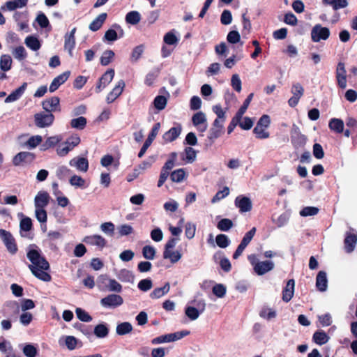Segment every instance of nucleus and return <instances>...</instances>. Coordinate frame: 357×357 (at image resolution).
Returning <instances> with one entry per match:
<instances>
[{"label":"nucleus","mask_w":357,"mask_h":357,"mask_svg":"<svg viewBox=\"0 0 357 357\" xmlns=\"http://www.w3.org/2000/svg\"><path fill=\"white\" fill-rule=\"evenodd\" d=\"M35 244L30 245L26 257L31 262L28 267L32 274L38 279L44 282H50L52 280L50 274L47 273L50 269V264L47 259L41 255L40 250L36 249Z\"/></svg>","instance_id":"f257e3e1"},{"label":"nucleus","mask_w":357,"mask_h":357,"mask_svg":"<svg viewBox=\"0 0 357 357\" xmlns=\"http://www.w3.org/2000/svg\"><path fill=\"white\" fill-rule=\"evenodd\" d=\"M248 259L258 275H263L274 268V263L272 261L266 260L255 262L256 257L255 255L248 256Z\"/></svg>","instance_id":"f03ea898"},{"label":"nucleus","mask_w":357,"mask_h":357,"mask_svg":"<svg viewBox=\"0 0 357 357\" xmlns=\"http://www.w3.org/2000/svg\"><path fill=\"white\" fill-rule=\"evenodd\" d=\"M54 119V116L52 113L40 112L34 114L35 125L40 128L50 127L52 125Z\"/></svg>","instance_id":"7ed1b4c3"},{"label":"nucleus","mask_w":357,"mask_h":357,"mask_svg":"<svg viewBox=\"0 0 357 357\" xmlns=\"http://www.w3.org/2000/svg\"><path fill=\"white\" fill-rule=\"evenodd\" d=\"M177 153L176 152H172L170 154V158L168 159L165 163L164 166L162 167L159 180L158 181V187H161L164 183L166 181L167 177L169 175V170H171L174 166V161L176 159Z\"/></svg>","instance_id":"20e7f679"},{"label":"nucleus","mask_w":357,"mask_h":357,"mask_svg":"<svg viewBox=\"0 0 357 357\" xmlns=\"http://www.w3.org/2000/svg\"><path fill=\"white\" fill-rule=\"evenodd\" d=\"M331 32L328 27L322 26L320 24H315L311 30V39L314 43L320 40H326L330 36Z\"/></svg>","instance_id":"39448f33"},{"label":"nucleus","mask_w":357,"mask_h":357,"mask_svg":"<svg viewBox=\"0 0 357 357\" xmlns=\"http://www.w3.org/2000/svg\"><path fill=\"white\" fill-rule=\"evenodd\" d=\"M0 236L8 251L12 255L15 254L17 251V245L11 233L5 229H1Z\"/></svg>","instance_id":"423d86ee"},{"label":"nucleus","mask_w":357,"mask_h":357,"mask_svg":"<svg viewBox=\"0 0 357 357\" xmlns=\"http://www.w3.org/2000/svg\"><path fill=\"white\" fill-rule=\"evenodd\" d=\"M306 137L300 132L299 128L296 125H293L291 131V142L294 149H298L303 147L306 144Z\"/></svg>","instance_id":"0eeeda50"},{"label":"nucleus","mask_w":357,"mask_h":357,"mask_svg":"<svg viewBox=\"0 0 357 357\" xmlns=\"http://www.w3.org/2000/svg\"><path fill=\"white\" fill-rule=\"evenodd\" d=\"M335 78L339 88L344 89L347 87V70L345 63L340 61L337 63L335 69Z\"/></svg>","instance_id":"6e6552de"},{"label":"nucleus","mask_w":357,"mask_h":357,"mask_svg":"<svg viewBox=\"0 0 357 357\" xmlns=\"http://www.w3.org/2000/svg\"><path fill=\"white\" fill-rule=\"evenodd\" d=\"M224 123L219 121V119H215L211 128L209 130L208 139L211 143H213L214 141L220 137L225 132Z\"/></svg>","instance_id":"1a4fd4ad"},{"label":"nucleus","mask_w":357,"mask_h":357,"mask_svg":"<svg viewBox=\"0 0 357 357\" xmlns=\"http://www.w3.org/2000/svg\"><path fill=\"white\" fill-rule=\"evenodd\" d=\"M123 303V298L118 294H109L100 300L102 306L107 308H116Z\"/></svg>","instance_id":"9d476101"},{"label":"nucleus","mask_w":357,"mask_h":357,"mask_svg":"<svg viewBox=\"0 0 357 357\" xmlns=\"http://www.w3.org/2000/svg\"><path fill=\"white\" fill-rule=\"evenodd\" d=\"M43 109L47 113L61 111L60 99L57 96H52L42 102Z\"/></svg>","instance_id":"9b49d317"},{"label":"nucleus","mask_w":357,"mask_h":357,"mask_svg":"<svg viewBox=\"0 0 357 357\" xmlns=\"http://www.w3.org/2000/svg\"><path fill=\"white\" fill-rule=\"evenodd\" d=\"M114 76V70L113 69L107 70L99 78L96 86V92L100 93L104 88H105L112 82Z\"/></svg>","instance_id":"f8f14e48"},{"label":"nucleus","mask_w":357,"mask_h":357,"mask_svg":"<svg viewBox=\"0 0 357 357\" xmlns=\"http://www.w3.org/2000/svg\"><path fill=\"white\" fill-rule=\"evenodd\" d=\"M35 159V155L30 152L22 151L18 153L13 159V163L15 166L22 165L32 162Z\"/></svg>","instance_id":"ddd939ff"},{"label":"nucleus","mask_w":357,"mask_h":357,"mask_svg":"<svg viewBox=\"0 0 357 357\" xmlns=\"http://www.w3.org/2000/svg\"><path fill=\"white\" fill-rule=\"evenodd\" d=\"M235 206L239 208L241 213L249 212L252 210L251 199L245 196L240 195L235 199Z\"/></svg>","instance_id":"4468645a"},{"label":"nucleus","mask_w":357,"mask_h":357,"mask_svg":"<svg viewBox=\"0 0 357 357\" xmlns=\"http://www.w3.org/2000/svg\"><path fill=\"white\" fill-rule=\"evenodd\" d=\"M125 87V82L121 79L115 87L107 94L106 101L107 103L113 102L122 93Z\"/></svg>","instance_id":"2eb2a0df"},{"label":"nucleus","mask_w":357,"mask_h":357,"mask_svg":"<svg viewBox=\"0 0 357 357\" xmlns=\"http://www.w3.org/2000/svg\"><path fill=\"white\" fill-rule=\"evenodd\" d=\"M357 243V234L346 232L344 240V250L347 253L352 252Z\"/></svg>","instance_id":"dca6fc26"},{"label":"nucleus","mask_w":357,"mask_h":357,"mask_svg":"<svg viewBox=\"0 0 357 357\" xmlns=\"http://www.w3.org/2000/svg\"><path fill=\"white\" fill-rule=\"evenodd\" d=\"M70 71H66L56 77L50 84L49 90L50 92H54L59 87L67 81L70 76Z\"/></svg>","instance_id":"f3484780"},{"label":"nucleus","mask_w":357,"mask_h":357,"mask_svg":"<svg viewBox=\"0 0 357 357\" xmlns=\"http://www.w3.org/2000/svg\"><path fill=\"white\" fill-rule=\"evenodd\" d=\"M295 281L294 279H290L287 281L285 287L282 290V301L288 303L291 301L294 294Z\"/></svg>","instance_id":"a211bd4d"},{"label":"nucleus","mask_w":357,"mask_h":357,"mask_svg":"<svg viewBox=\"0 0 357 357\" xmlns=\"http://www.w3.org/2000/svg\"><path fill=\"white\" fill-rule=\"evenodd\" d=\"M27 83L24 82L22 86L12 91L5 99V102H12L18 100L24 93Z\"/></svg>","instance_id":"6ab92c4d"},{"label":"nucleus","mask_w":357,"mask_h":357,"mask_svg":"<svg viewBox=\"0 0 357 357\" xmlns=\"http://www.w3.org/2000/svg\"><path fill=\"white\" fill-rule=\"evenodd\" d=\"M36 208H45L49 204L50 195L45 191H40L35 197Z\"/></svg>","instance_id":"aec40b11"},{"label":"nucleus","mask_w":357,"mask_h":357,"mask_svg":"<svg viewBox=\"0 0 357 357\" xmlns=\"http://www.w3.org/2000/svg\"><path fill=\"white\" fill-rule=\"evenodd\" d=\"M316 287L320 291H325L328 287V280L326 273L324 271H320L317 275L316 278Z\"/></svg>","instance_id":"412c9836"},{"label":"nucleus","mask_w":357,"mask_h":357,"mask_svg":"<svg viewBox=\"0 0 357 357\" xmlns=\"http://www.w3.org/2000/svg\"><path fill=\"white\" fill-rule=\"evenodd\" d=\"M20 234L22 237H27L26 234L33 229L32 220L29 217L23 216L20 222Z\"/></svg>","instance_id":"4be33fe9"},{"label":"nucleus","mask_w":357,"mask_h":357,"mask_svg":"<svg viewBox=\"0 0 357 357\" xmlns=\"http://www.w3.org/2000/svg\"><path fill=\"white\" fill-rule=\"evenodd\" d=\"M181 132V128L180 126L178 127L171 128L163 135V139L165 142H171L177 139Z\"/></svg>","instance_id":"5701e85b"},{"label":"nucleus","mask_w":357,"mask_h":357,"mask_svg":"<svg viewBox=\"0 0 357 357\" xmlns=\"http://www.w3.org/2000/svg\"><path fill=\"white\" fill-rule=\"evenodd\" d=\"M107 17V14L106 13H102L100 14L96 19H94L91 24H89V29L92 31H96L99 30L105 21L106 20Z\"/></svg>","instance_id":"b1692460"},{"label":"nucleus","mask_w":357,"mask_h":357,"mask_svg":"<svg viewBox=\"0 0 357 357\" xmlns=\"http://www.w3.org/2000/svg\"><path fill=\"white\" fill-rule=\"evenodd\" d=\"M84 241L86 243L97 245L101 248L106 246V240L100 235H93L86 237Z\"/></svg>","instance_id":"393cba45"},{"label":"nucleus","mask_w":357,"mask_h":357,"mask_svg":"<svg viewBox=\"0 0 357 357\" xmlns=\"http://www.w3.org/2000/svg\"><path fill=\"white\" fill-rule=\"evenodd\" d=\"M170 289L169 282H166L162 287H158L154 289V290L150 294V297L152 299L160 298L164 295L167 294Z\"/></svg>","instance_id":"a878e982"},{"label":"nucleus","mask_w":357,"mask_h":357,"mask_svg":"<svg viewBox=\"0 0 357 357\" xmlns=\"http://www.w3.org/2000/svg\"><path fill=\"white\" fill-rule=\"evenodd\" d=\"M329 128L336 133H342L344 131V122L340 119H331L328 123Z\"/></svg>","instance_id":"bb28decb"},{"label":"nucleus","mask_w":357,"mask_h":357,"mask_svg":"<svg viewBox=\"0 0 357 357\" xmlns=\"http://www.w3.org/2000/svg\"><path fill=\"white\" fill-rule=\"evenodd\" d=\"M70 165H75L77 169L86 172L89 169V162L86 158H74L70 162Z\"/></svg>","instance_id":"cd10ccee"},{"label":"nucleus","mask_w":357,"mask_h":357,"mask_svg":"<svg viewBox=\"0 0 357 357\" xmlns=\"http://www.w3.org/2000/svg\"><path fill=\"white\" fill-rule=\"evenodd\" d=\"M312 340L316 344L323 345L328 341L329 337L324 331H317L313 334Z\"/></svg>","instance_id":"c85d7f7f"},{"label":"nucleus","mask_w":357,"mask_h":357,"mask_svg":"<svg viewBox=\"0 0 357 357\" xmlns=\"http://www.w3.org/2000/svg\"><path fill=\"white\" fill-rule=\"evenodd\" d=\"M12 59L9 54H3L0 57V68L2 71L6 72L11 69Z\"/></svg>","instance_id":"c756f323"},{"label":"nucleus","mask_w":357,"mask_h":357,"mask_svg":"<svg viewBox=\"0 0 357 357\" xmlns=\"http://www.w3.org/2000/svg\"><path fill=\"white\" fill-rule=\"evenodd\" d=\"M94 335L98 338H104L109 334V328L105 324H100L95 326Z\"/></svg>","instance_id":"7c9ffc66"},{"label":"nucleus","mask_w":357,"mask_h":357,"mask_svg":"<svg viewBox=\"0 0 357 357\" xmlns=\"http://www.w3.org/2000/svg\"><path fill=\"white\" fill-rule=\"evenodd\" d=\"M25 44L29 48L33 51L38 50L41 47L39 40L33 36H29L25 38Z\"/></svg>","instance_id":"2f4dec72"},{"label":"nucleus","mask_w":357,"mask_h":357,"mask_svg":"<svg viewBox=\"0 0 357 357\" xmlns=\"http://www.w3.org/2000/svg\"><path fill=\"white\" fill-rule=\"evenodd\" d=\"M182 257V254L179 251H164L163 258L169 259L171 263L175 264L178 262Z\"/></svg>","instance_id":"473e14b6"},{"label":"nucleus","mask_w":357,"mask_h":357,"mask_svg":"<svg viewBox=\"0 0 357 357\" xmlns=\"http://www.w3.org/2000/svg\"><path fill=\"white\" fill-rule=\"evenodd\" d=\"M132 331V326L130 322H123L117 325L116 332L119 335H125Z\"/></svg>","instance_id":"72a5a7b5"},{"label":"nucleus","mask_w":357,"mask_h":357,"mask_svg":"<svg viewBox=\"0 0 357 357\" xmlns=\"http://www.w3.org/2000/svg\"><path fill=\"white\" fill-rule=\"evenodd\" d=\"M28 0H14L6 3V6L8 10L13 11L18 8H22L26 6Z\"/></svg>","instance_id":"f704fd0d"},{"label":"nucleus","mask_w":357,"mask_h":357,"mask_svg":"<svg viewBox=\"0 0 357 357\" xmlns=\"http://www.w3.org/2000/svg\"><path fill=\"white\" fill-rule=\"evenodd\" d=\"M141 15L137 11H130L126 15V21L127 23L135 25L140 22Z\"/></svg>","instance_id":"c9c22d12"},{"label":"nucleus","mask_w":357,"mask_h":357,"mask_svg":"<svg viewBox=\"0 0 357 357\" xmlns=\"http://www.w3.org/2000/svg\"><path fill=\"white\" fill-rule=\"evenodd\" d=\"M114 52L111 50H105L100 57V63L102 66H106L109 65L114 57Z\"/></svg>","instance_id":"e433bc0d"},{"label":"nucleus","mask_w":357,"mask_h":357,"mask_svg":"<svg viewBox=\"0 0 357 357\" xmlns=\"http://www.w3.org/2000/svg\"><path fill=\"white\" fill-rule=\"evenodd\" d=\"M253 96V93H251L248 96L246 99L244 100L243 105L241 106V107L236 113V115L242 119V116L245 113L248 107H249V105L250 104V102L252 101Z\"/></svg>","instance_id":"4c0bfd02"},{"label":"nucleus","mask_w":357,"mask_h":357,"mask_svg":"<svg viewBox=\"0 0 357 357\" xmlns=\"http://www.w3.org/2000/svg\"><path fill=\"white\" fill-rule=\"evenodd\" d=\"M86 119L84 116H79L76 119H73L70 121V126L73 128L78 130H83L86 126Z\"/></svg>","instance_id":"58836bf2"},{"label":"nucleus","mask_w":357,"mask_h":357,"mask_svg":"<svg viewBox=\"0 0 357 357\" xmlns=\"http://www.w3.org/2000/svg\"><path fill=\"white\" fill-rule=\"evenodd\" d=\"M234 226L233 222L229 218L221 219L217 224V227L222 231H227Z\"/></svg>","instance_id":"ea45409f"},{"label":"nucleus","mask_w":357,"mask_h":357,"mask_svg":"<svg viewBox=\"0 0 357 357\" xmlns=\"http://www.w3.org/2000/svg\"><path fill=\"white\" fill-rule=\"evenodd\" d=\"M185 176V172L183 169H178L172 172L170 179L172 182L180 183Z\"/></svg>","instance_id":"a19ab883"},{"label":"nucleus","mask_w":357,"mask_h":357,"mask_svg":"<svg viewBox=\"0 0 357 357\" xmlns=\"http://www.w3.org/2000/svg\"><path fill=\"white\" fill-rule=\"evenodd\" d=\"M184 153L185 155V158H183V160H185L188 163H192L194 162L196 159L197 156V152L195 150L190 147H185L184 149Z\"/></svg>","instance_id":"79ce46f5"},{"label":"nucleus","mask_w":357,"mask_h":357,"mask_svg":"<svg viewBox=\"0 0 357 357\" xmlns=\"http://www.w3.org/2000/svg\"><path fill=\"white\" fill-rule=\"evenodd\" d=\"M192 121L195 126L203 125L206 123V118L202 112L195 113L192 117Z\"/></svg>","instance_id":"37998d69"},{"label":"nucleus","mask_w":357,"mask_h":357,"mask_svg":"<svg viewBox=\"0 0 357 357\" xmlns=\"http://www.w3.org/2000/svg\"><path fill=\"white\" fill-rule=\"evenodd\" d=\"M153 105L158 110H162L165 108L167 99L163 96H157L153 100Z\"/></svg>","instance_id":"c03bdc74"},{"label":"nucleus","mask_w":357,"mask_h":357,"mask_svg":"<svg viewBox=\"0 0 357 357\" xmlns=\"http://www.w3.org/2000/svg\"><path fill=\"white\" fill-rule=\"evenodd\" d=\"M215 242L217 245L221 248H227L230 243L228 236L222 234L216 236Z\"/></svg>","instance_id":"a18cd8bd"},{"label":"nucleus","mask_w":357,"mask_h":357,"mask_svg":"<svg viewBox=\"0 0 357 357\" xmlns=\"http://www.w3.org/2000/svg\"><path fill=\"white\" fill-rule=\"evenodd\" d=\"M71 173V170L66 166L59 167L56 172V175L60 180H65Z\"/></svg>","instance_id":"49530a36"},{"label":"nucleus","mask_w":357,"mask_h":357,"mask_svg":"<svg viewBox=\"0 0 357 357\" xmlns=\"http://www.w3.org/2000/svg\"><path fill=\"white\" fill-rule=\"evenodd\" d=\"M142 255L145 259L152 260L155 256V249L153 246L145 245L142 248Z\"/></svg>","instance_id":"de8ad7c7"},{"label":"nucleus","mask_w":357,"mask_h":357,"mask_svg":"<svg viewBox=\"0 0 357 357\" xmlns=\"http://www.w3.org/2000/svg\"><path fill=\"white\" fill-rule=\"evenodd\" d=\"M77 317L82 321L89 322L92 320V317L84 310L77 307L75 310Z\"/></svg>","instance_id":"09e8293b"},{"label":"nucleus","mask_w":357,"mask_h":357,"mask_svg":"<svg viewBox=\"0 0 357 357\" xmlns=\"http://www.w3.org/2000/svg\"><path fill=\"white\" fill-rule=\"evenodd\" d=\"M75 46V38L65 36L64 49L68 50L70 56H73V50Z\"/></svg>","instance_id":"8fccbe9b"},{"label":"nucleus","mask_w":357,"mask_h":357,"mask_svg":"<svg viewBox=\"0 0 357 357\" xmlns=\"http://www.w3.org/2000/svg\"><path fill=\"white\" fill-rule=\"evenodd\" d=\"M212 291L218 298H223L226 294L227 289L222 284H216L213 287Z\"/></svg>","instance_id":"3c124183"},{"label":"nucleus","mask_w":357,"mask_h":357,"mask_svg":"<svg viewBox=\"0 0 357 357\" xmlns=\"http://www.w3.org/2000/svg\"><path fill=\"white\" fill-rule=\"evenodd\" d=\"M119 279L123 282H130L133 281L134 275L130 271L127 269H122L119 272Z\"/></svg>","instance_id":"603ef678"},{"label":"nucleus","mask_w":357,"mask_h":357,"mask_svg":"<svg viewBox=\"0 0 357 357\" xmlns=\"http://www.w3.org/2000/svg\"><path fill=\"white\" fill-rule=\"evenodd\" d=\"M43 141L40 135H35L31 137L25 143L26 146L29 149H34L39 145Z\"/></svg>","instance_id":"864d4df0"},{"label":"nucleus","mask_w":357,"mask_h":357,"mask_svg":"<svg viewBox=\"0 0 357 357\" xmlns=\"http://www.w3.org/2000/svg\"><path fill=\"white\" fill-rule=\"evenodd\" d=\"M196 231V225L192 222H187L185 225V235L187 238H194Z\"/></svg>","instance_id":"5fc2aeb1"},{"label":"nucleus","mask_w":357,"mask_h":357,"mask_svg":"<svg viewBox=\"0 0 357 357\" xmlns=\"http://www.w3.org/2000/svg\"><path fill=\"white\" fill-rule=\"evenodd\" d=\"M213 112L217 115L215 119L221 120V122H225L226 120L225 111H224L220 104L213 106Z\"/></svg>","instance_id":"6e6d98bb"},{"label":"nucleus","mask_w":357,"mask_h":357,"mask_svg":"<svg viewBox=\"0 0 357 357\" xmlns=\"http://www.w3.org/2000/svg\"><path fill=\"white\" fill-rule=\"evenodd\" d=\"M107 289L111 291L121 292L122 291V286L114 279H109L108 280V285H106Z\"/></svg>","instance_id":"4d7b16f0"},{"label":"nucleus","mask_w":357,"mask_h":357,"mask_svg":"<svg viewBox=\"0 0 357 357\" xmlns=\"http://www.w3.org/2000/svg\"><path fill=\"white\" fill-rule=\"evenodd\" d=\"M13 54L14 57L20 61L24 60L27 56L24 47L21 45L15 47L13 52Z\"/></svg>","instance_id":"13d9d810"},{"label":"nucleus","mask_w":357,"mask_h":357,"mask_svg":"<svg viewBox=\"0 0 357 357\" xmlns=\"http://www.w3.org/2000/svg\"><path fill=\"white\" fill-rule=\"evenodd\" d=\"M319 212V208L314 206L304 207L301 211L300 215L303 217L312 216L317 215Z\"/></svg>","instance_id":"bf43d9fd"},{"label":"nucleus","mask_w":357,"mask_h":357,"mask_svg":"<svg viewBox=\"0 0 357 357\" xmlns=\"http://www.w3.org/2000/svg\"><path fill=\"white\" fill-rule=\"evenodd\" d=\"M185 312L186 316L191 320H195L199 316V310L196 307L192 306L187 307Z\"/></svg>","instance_id":"052dcab7"},{"label":"nucleus","mask_w":357,"mask_h":357,"mask_svg":"<svg viewBox=\"0 0 357 357\" xmlns=\"http://www.w3.org/2000/svg\"><path fill=\"white\" fill-rule=\"evenodd\" d=\"M266 128L255 127L253 129V132L255 134V136L257 139H267L269 137L270 133L269 132L266 131Z\"/></svg>","instance_id":"680f3d73"},{"label":"nucleus","mask_w":357,"mask_h":357,"mask_svg":"<svg viewBox=\"0 0 357 357\" xmlns=\"http://www.w3.org/2000/svg\"><path fill=\"white\" fill-rule=\"evenodd\" d=\"M253 123L254 122L251 118L245 116L243 119L242 118L238 124L243 130H248L252 128Z\"/></svg>","instance_id":"e2e57ef3"},{"label":"nucleus","mask_w":357,"mask_h":357,"mask_svg":"<svg viewBox=\"0 0 357 357\" xmlns=\"http://www.w3.org/2000/svg\"><path fill=\"white\" fill-rule=\"evenodd\" d=\"M153 283L151 279L146 278L140 280L138 283V288L143 291H147L152 288Z\"/></svg>","instance_id":"0e129e2a"},{"label":"nucleus","mask_w":357,"mask_h":357,"mask_svg":"<svg viewBox=\"0 0 357 357\" xmlns=\"http://www.w3.org/2000/svg\"><path fill=\"white\" fill-rule=\"evenodd\" d=\"M255 233H256V228L252 227L250 231H248V232L245 233L241 243H242L243 245H244L247 247L248 245L250 243V241L253 238L254 236L255 235Z\"/></svg>","instance_id":"69168bd1"},{"label":"nucleus","mask_w":357,"mask_h":357,"mask_svg":"<svg viewBox=\"0 0 357 357\" xmlns=\"http://www.w3.org/2000/svg\"><path fill=\"white\" fill-rule=\"evenodd\" d=\"M163 40L166 44L173 45L178 43V39L173 32L169 31L165 35Z\"/></svg>","instance_id":"338daca9"},{"label":"nucleus","mask_w":357,"mask_h":357,"mask_svg":"<svg viewBox=\"0 0 357 357\" xmlns=\"http://www.w3.org/2000/svg\"><path fill=\"white\" fill-rule=\"evenodd\" d=\"M37 351V349L31 344H26L23 349V353L26 357H35Z\"/></svg>","instance_id":"774afa93"}]
</instances>
